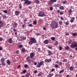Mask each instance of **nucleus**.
Returning a JSON list of instances; mask_svg holds the SVG:
<instances>
[{"label":"nucleus","instance_id":"nucleus-1","mask_svg":"<svg viewBox=\"0 0 77 77\" xmlns=\"http://www.w3.org/2000/svg\"><path fill=\"white\" fill-rule=\"evenodd\" d=\"M51 27H52L53 29H57L59 26L58 23L56 22H54L52 23L51 24H50Z\"/></svg>","mask_w":77,"mask_h":77},{"label":"nucleus","instance_id":"nucleus-2","mask_svg":"<svg viewBox=\"0 0 77 77\" xmlns=\"http://www.w3.org/2000/svg\"><path fill=\"white\" fill-rule=\"evenodd\" d=\"M37 42L36 39L34 38H31L29 42H28V44L29 45H32L33 44H36Z\"/></svg>","mask_w":77,"mask_h":77},{"label":"nucleus","instance_id":"nucleus-3","mask_svg":"<svg viewBox=\"0 0 77 77\" xmlns=\"http://www.w3.org/2000/svg\"><path fill=\"white\" fill-rule=\"evenodd\" d=\"M77 47V42H74V44H72L70 45V47L72 49H74L75 47Z\"/></svg>","mask_w":77,"mask_h":77},{"label":"nucleus","instance_id":"nucleus-4","mask_svg":"<svg viewBox=\"0 0 77 77\" xmlns=\"http://www.w3.org/2000/svg\"><path fill=\"white\" fill-rule=\"evenodd\" d=\"M45 16V15L44 14V12L42 11H40L38 15V16L40 17H43Z\"/></svg>","mask_w":77,"mask_h":77},{"label":"nucleus","instance_id":"nucleus-5","mask_svg":"<svg viewBox=\"0 0 77 77\" xmlns=\"http://www.w3.org/2000/svg\"><path fill=\"white\" fill-rule=\"evenodd\" d=\"M23 0H21V2H23ZM23 1H25L24 2V3L27 4V5H30L31 4V1H28V0H23Z\"/></svg>","mask_w":77,"mask_h":77},{"label":"nucleus","instance_id":"nucleus-6","mask_svg":"<svg viewBox=\"0 0 77 77\" xmlns=\"http://www.w3.org/2000/svg\"><path fill=\"white\" fill-rule=\"evenodd\" d=\"M44 63V62L42 61L40 62V63H38L37 66H36L37 68H40L41 66Z\"/></svg>","mask_w":77,"mask_h":77},{"label":"nucleus","instance_id":"nucleus-7","mask_svg":"<svg viewBox=\"0 0 77 77\" xmlns=\"http://www.w3.org/2000/svg\"><path fill=\"white\" fill-rule=\"evenodd\" d=\"M45 62H48L49 63V62H51V59L50 58V59H46L45 60Z\"/></svg>","mask_w":77,"mask_h":77},{"label":"nucleus","instance_id":"nucleus-8","mask_svg":"<svg viewBox=\"0 0 77 77\" xmlns=\"http://www.w3.org/2000/svg\"><path fill=\"white\" fill-rule=\"evenodd\" d=\"M3 25H4V23L3 21L2 20H0V27L3 26Z\"/></svg>","mask_w":77,"mask_h":77},{"label":"nucleus","instance_id":"nucleus-9","mask_svg":"<svg viewBox=\"0 0 77 77\" xmlns=\"http://www.w3.org/2000/svg\"><path fill=\"white\" fill-rule=\"evenodd\" d=\"M8 42L9 44H12V42H13L12 39L11 38H9L8 41Z\"/></svg>","mask_w":77,"mask_h":77},{"label":"nucleus","instance_id":"nucleus-10","mask_svg":"<svg viewBox=\"0 0 77 77\" xmlns=\"http://www.w3.org/2000/svg\"><path fill=\"white\" fill-rule=\"evenodd\" d=\"M34 57V54L33 52L30 53V58H33Z\"/></svg>","mask_w":77,"mask_h":77},{"label":"nucleus","instance_id":"nucleus-11","mask_svg":"<svg viewBox=\"0 0 77 77\" xmlns=\"http://www.w3.org/2000/svg\"><path fill=\"white\" fill-rule=\"evenodd\" d=\"M15 14L16 15L18 16V15H19L20 14V12L18 11H15Z\"/></svg>","mask_w":77,"mask_h":77},{"label":"nucleus","instance_id":"nucleus-12","mask_svg":"<svg viewBox=\"0 0 77 77\" xmlns=\"http://www.w3.org/2000/svg\"><path fill=\"white\" fill-rule=\"evenodd\" d=\"M44 43L45 44H48L49 42L48 40H46L44 41Z\"/></svg>","mask_w":77,"mask_h":77},{"label":"nucleus","instance_id":"nucleus-13","mask_svg":"<svg viewBox=\"0 0 77 77\" xmlns=\"http://www.w3.org/2000/svg\"><path fill=\"white\" fill-rule=\"evenodd\" d=\"M35 2L36 4L39 5L40 3V2L38 0H35Z\"/></svg>","mask_w":77,"mask_h":77},{"label":"nucleus","instance_id":"nucleus-14","mask_svg":"<svg viewBox=\"0 0 77 77\" xmlns=\"http://www.w3.org/2000/svg\"><path fill=\"white\" fill-rule=\"evenodd\" d=\"M20 38H21L23 41H24L26 39V37L24 36H22L20 37Z\"/></svg>","mask_w":77,"mask_h":77},{"label":"nucleus","instance_id":"nucleus-15","mask_svg":"<svg viewBox=\"0 0 77 77\" xmlns=\"http://www.w3.org/2000/svg\"><path fill=\"white\" fill-rule=\"evenodd\" d=\"M48 54L49 55V56H50L52 54V52H51V51L48 50Z\"/></svg>","mask_w":77,"mask_h":77},{"label":"nucleus","instance_id":"nucleus-16","mask_svg":"<svg viewBox=\"0 0 77 77\" xmlns=\"http://www.w3.org/2000/svg\"><path fill=\"white\" fill-rule=\"evenodd\" d=\"M74 20H75V17H72V19L70 20V22L71 23H73L74 21Z\"/></svg>","mask_w":77,"mask_h":77},{"label":"nucleus","instance_id":"nucleus-17","mask_svg":"<svg viewBox=\"0 0 77 77\" xmlns=\"http://www.w3.org/2000/svg\"><path fill=\"white\" fill-rule=\"evenodd\" d=\"M59 9L60 10H64V8H63V6H61L60 7Z\"/></svg>","mask_w":77,"mask_h":77},{"label":"nucleus","instance_id":"nucleus-18","mask_svg":"<svg viewBox=\"0 0 77 77\" xmlns=\"http://www.w3.org/2000/svg\"><path fill=\"white\" fill-rule=\"evenodd\" d=\"M59 44V42H58L56 41L55 43V44H54V45H55L56 46L58 45Z\"/></svg>","mask_w":77,"mask_h":77},{"label":"nucleus","instance_id":"nucleus-19","mask_svg":"<svg viewBox=\"0 0 77 77\" xmlns=\"http://www.w3.org/2000/svg\"><path fill=\"white\" fill-rule=\"evenodd\" d=\"M72 12V10H71V9H69V11L68 12L69 14H71Z\"/></svg>","mask_w":77,"mask_h":77},{"label":"nucleus","instance_id":"nucleus-20","mask_svg":"<svg viewBox=\"0 0 77 77\" xmlns=\"http://www.w3.org/2000/svg\"><path fill=\"white\" fill-rule=\"evenodd\" d=\"M69 69L70 71H72L74 69V67L72 66H71L70 67Z\"/></svg>","mask_w":77,"mask_h":77},{"label":"nucleus","instance_id":"nucleus-21","mask_svg":"<svg viewBox=\"0 0 77 77\" xmlns=\"http://www.w3.org/2000/svg\"><path fill=\"white\" fill-rule=\"evenodd\" d=\"M1 62H4L5 60L4 58H1Z\"/></svg>","mask_w":77,"mask_h":77},{"label":"nucleus","instance_id":"nucleus-22","mask_svg":"<svg viewBox=\"0 0 77 77\" xmlns=\"http://www.w3.org/2000/svg\"><path fill=\"white\" fill-rule=\"evenodd\" d=\"M54 67H55L56 68H57L59 67V65L57 64H56L54 65Z\"/></svg>","mask_w":77,"mask_h":77},{"label":"nucleus","instance_id":"nucleus-23","mask_svg":"<svg viewBox=\"0 0 77 77\" xmlns=\"http://www.w3.org/2000/svg\"><path fill=\"white\" fill-rule=\"evenodd\" d=\"M64 72V69H63L62 70H60L59 73V74H62V73L63 72Z\"/></svg>","mask_w":77,"mask_h":77},{"label":"nucleus","instance_id":"nucleus-24","mask_svg":"<svg viewBox=\"0 0 77 77\" xmlns=\"http://www.w3.org/2000/svg\"><path fill=\"white\" fill-rule=\"evenodd\" d=\"M51 39L52 40V41H54L55 40V37H51Z\"/></svg>","mask_w":77,"mask_h":77},{"label":"nucleus","instance_id":"nucleus-25","mask_svg":"<svg viewBox=\"0 0 77 77\" xmlns=\"http://www.w3.org/2000/svg\"><path fill=\"white\" fill-rule=\"evenodd\" d=\"M67 61H68V60L66 59H64L63 60V62H66Z\"/></svg>","mask_w":77,"mask_h":77},{"label":"nucleus","instance_id":"nucleus-26","mask_svg":"<svg viewBox=\"0 0 77 77\" xmlns=\"http://www.w3.org/2000/svg\"><path fill=\"white\" fill-rule=\"evenodd\" d=\"M77 35V33H74L72 34V36H75Z\"/></svg>","mask_w":77,"mask_h":77},{"label":"nucleus","instance_id":"nucleus-27","mask_svg":"<svg viewBox=\"0 0 77 77\" xmlns=\"http://www.w3.org/2000/svg\"><path fill=\"white\" fill-rule=\"evenodd\" d=\"M29 75H30V73H28L26 75V77H29Z\"/></svg>","mask_w":77,"mask_h":77},{"label":"nucleus","instance_id":"nucleus-28","mask_svg":"<svg viewBox=\"0 0 77 77\" xmlns=\"http://www.w3.org/2000/svg\"><path fill=\"white\" fill-rule=\"evenodd\" d=\"M49 2L48 3V5H51V4H52V3H53L52 1H50V2Z\"/></svg>","mask_w":77,"mask_h":77},{"label":"nucleus","instance_id":"nucleus-29","mask_svg":"<svg viewBox=\"0 0 77 77\" xmlns=\"http://www.w3.org/2000/svg\"><path fill=\"white\" fill-rule=\"evenodd\" d=\"M37 23V22H36V21L35 20L34 21V22H33V24L34 25H36V24Z\"/></svg>","mask_w":77,"mask_h":77},{"label":"nucleus","instance_id":"nucleus-30","mask_svg":"<svg viewBox=\"0 0 77 77\" xmlns=\"http://www.w3.org/2000/svg\"><path fill=\"white\" fill-rule=\"evenodd\" d=\"M29 66H28V65L27 64H24V68H27Z\"/></svg>","mask_w":77,"mask_h":77},{"label":"nucleus","instance_id":"nucleus-31","mask_svg":"<svg viewBox=\"0 0 77 77\" xmlns=\"http://www.w3.org/2000/svg\"><path fill=\"white\" fill-rule=\"evenodd\" d=\"M7 63L8 64V65H10V64H11V62L9 60H8L7 61Z\"/></svg>","mask_w":77,"mask_h":77},{"label":"nucleus","instance_id":"nucleus-32","mask_svg":"<svg viewBox=\"0 0 77 77\" xmlns=\"http://www.w3.org/2000/svg\"><path fill=\"white\" fill-rule=\"evenodd\" d=\"M21 51L23 52H25V51H26V49H25L24 48H22L21 49Z\"/></svg>","mask_w":77,"mask_h":77},{"label":"nucleus","instance_id":"nucleus-33","mask_svg":"<svg viewBox=\"0 0 77 77\" xmlns=\"http://www.w3.org/2000/svg\"><path fill=\"white\" fill-rule=\"evenodd\" d=\"M66 1L65 0L63 2H62V3H63L64 5H65V4H66Z\"/></svg>","mask_w":77,"mask_h":77},{"label":"nucleus","instance_id":"nucleus-34","mask_svg":"<svg viewBox=\"0 0 77 77\" xmlns=\"http://www.w3.org/2000/svg\"><path fill=\"white\" fill-rule=\"evenodd\" d=\"M50 1H52V3H54V2H57V0H50Z\"/></svg>","mask_w":77,"mask_h":77},{"label":"nucleus","instance_id":"nucleus-35","mask_svg":"<svg viewBox=\"0 0 77 77\" xmlns=\"http://www.w3.org/2000/svg\"><path fill=\"white\" fill-rule=\"evenodd\" d=\"M48 48H49V49H51L52 48V46L49 45L48 47Z\"/></svg>","mask_w":77,"mask_h":77},{"label":"nucleus","instance_id":"nucleus-36","mask_svg":"<svg viewBox=\"0 0 77 77\" xmlns=\"http://www.w3.org/2000/svg\"><path fill=\"white\" fill-rule=\"evenodd\" d=\"M26 71H27L26 70H24L21 72L22 73H26Z\"/></svg>","mask_w":77,"mask_h":77},{"label":"nucleus","instance_id":"nucleus-37","mask_svg":"<svg viewBox=\"0 0 77 77\" xmlns=\"http://www.w3.org/2000/svg\"><path fill=\"white\" fill-rule=\"evenodd\" d=\"M62 23H63V22L62 21H60L59 22V24L60 25H62Z\"/></svg>","mask_w":77,"mask_h":77},{"label":"nucleus","instance_id":"nucleus-38","mask_svg":"<svg viewBox=\"0 0 77 77\" xmlns=\"http://www.w3.org/2000/svg\"><path fill=\"white\" fill-rule=\"evenodd\" d=\"M58 65H62V62H59L58 63Z\"/></svg>","mask_w":77,"mask_h":77},{"label":"nucleus","instance_id":"nucleus-39","mask_svg":"<svg viewBox=\"0 0 77 77\" xmlns=\"http://www.w3.org/2000/svg\"><path fill=\"white\" fill-rule=\"evenodd\" d=\"M18 48H21L23 47V45H20L19 46H18Z\"/></svg>","mask_w":77,"mask_h":77},{"label":"nucleus","instance_id":"nucleus-40","mask_svg":"<svg viewBox=\"0 0 77 77\" xmlns=\"http://www.w3.org/2000/svg\"><path fill=\"white\" fill-rule=\"evenodd\" d=\"M60 6V4H57L56 5V7H59Z\"/></svg>","mask_w":77,"mask_h":77},{"label":"nucleus","instance_id":"nucleus-41","mask_svg":"<svg viewBox=\"0 0 77 77\" xmlns=\"http://www.w3.org/2000/svg\"><path fill=\"white\" fill-rule=\"evenodd\" d=\"M49 75L50 77H52V76H53V74H50L49 73Z\"/></svg>","mask_w":77,"mask_h":77},{"label":"nucleus","instance_id":"nucleus-42","mask_svg":"<svg viewBox=\"0 0 77 77\" xmlns=\"http://www.w3.org/2000/svg\"><path fill=\"white\" fill-rule=\"evenodd\" d=\"M68 43L69 44H71V43H72V40H69V41L68 42Z\"/></svg>","mask_w":77,"mask_h":77},{"label":"nucleus","instance_id":"nucleus-43","mask_svg":"<svg viewBox=\"0 0 77 77\" xmlns=\"http://www.w3.org/2000/svg\"><path fill=\"white\" fill-rule=\"evenodd\" d=\"M49 9H50V11H52L53 9V7H51L49 8Z\"/></svg>","mask_w":77,"mask_h":77},{"label":"nucleus","instance_id":"nucleus-44","mask_svg":"<svg viewBox=\"0 0 77 77\" xmlns=\"http://www.w3.org/2000/svg\"><path fill=\"white\" fill-rule=\"evenodd\" d=\"M2 65H4V66H5V62H2Z\"/></svg>","mask_w":77,"mask_h":77},{"label":"nucleus","instance_id":"nucleus-45","mask_svg":"<svg viewBox=\"0 0 77 77\" xmlns=\"http://www.w3.org/2000/svg\"><path fill=\"white\" fill-rule=\"evenodd\" d=\"M42 75H41V73H39L38 74V77H41Z\"/></svg>","mask_w":77,"mask_h":77},{"label":"nucleus","instance_id":"nucleus-46","mask_svg":"<svg viewBox=\"0 0 77 77\" xmlns=\"http://www.w3.org/2000/svg\"><path fill=\"white\" fill-rule=\"evenodd\" d=\"M14 24L15 27H17V26H18V24H17V23H14Z\"/></svg>","mask_w":77,"mask_h":77},{"label":"nucleus","instance_id":"nucleus-47","mask_svg":"<svg viewBox=\"0 0 77 77\" xmlns=\"http://www.w3.org/2000/svg\"><path fill=\"white\" fill-rule=\"evenodd\" d=\"M13 31L14 32H17V30H16V29H13Z\"/></svg>","mask_w":77,"mask_h":77},{"label":"nucleus","instance_id":"nucleus-48","mask_svg":"<svg viewBox=\"0 0 77 77\" xmlns=\"http://www.w3.org/2000/svg\"><path fill=\"white\" fill-rule=\"evenodd\" d=\"M69 47L68 46H67L65 48V49H66L67 50L69 49Z\"/></svg>","mask_w":77,"mask_h":77},{"label":"nucleus","instance_id":"nucleus-49","mask_svg":"<svg viewBox=\"0 0 77 77\" xmlns=\"http://www.w3.org/2000/svg\"><path fill=\"white\" fill-rule=\"evenodd\" d=\"M3 12L4 13H5V14H7V13H8V11H3Z\"/></svg>","mask_w":77,"mask_h":77},{"label":"nucleus","instance_id":"nucleus-50","mask_svg":"<svg viewBox=\"0 0 77 77\" xmlns=\"http://www.w3.org/2000/svg\"><path fill=\"white\" fill-rule=\"evenodd\" d=\"M19 9H21L22 8V5H21V4H19Z\"/></svg>","mask_w":77,"mask_h":77},{"label":"nucleus","instance_id":"nucleus-51","mask_svg":"<svg viewBox=\"0 0 77 77\" xmlns=\"http://www.w3.org/2000/svg\"><path fill=\"white\" fill-rule=\"evenodd\" d=\"M29 27H32V24H30L28 25Z\"/></svg>","mask_w":77,"mask_h":77},{"label":"nucleus","instance_id":"nucleus-52","mask_svg":"<svg viewBox=\"0 0 77 77\" xmlns=\"http://www.w3.org/2000/svg\"><path fill=\"white\" fill-rule=\"evenodd\" d=\"M69 24V23L67 22L66 23V25H67V26H68Z\"/></svg>","mask_w":77,"mask_h":77},{"label":"nucleus","instance_id":"nucleus-53","mask_svg":"<svg viewBox=\"0 0 77 77\" xmlns=\"http://www.w3.org/2000/svg\"><path fill=\"white\" fill-rule=\"evenodd\" d=\"M54 70H55V69H52L51 70V72H53V71H54Z\"/></svg>","mask_w":77,"mask_h":77},{"label":"nucleus","instance_id":"nucleus-54","mask_svg":"<svg viewBox=\"0 0 77 77\" xmlns=\"http://www.w3.org/2000/svg\"><path fill=\"white\" fill-rule=\"evenodd\" d=\"M41 35V34L40 33H36V35H37V36H39V35Z\"/></svg>","mask_w":77,"mask_h":77},{"label":"nucleus","instance_id":"nucleus-55","mask_svg":"<svg viewBox=\"0 0 77 77\" xmlns=\"http://www.w3.org/2000/svg\"><path fill=\"white\" fill-rule=\"evenodd\" d=\"M28 63L30 64V63H31V61H30V60H29L28 61Z\"/></svg>","mask_w":77,"mask_h":77},{"label":"nucleus","instance_id":"nucleus-56","mask_svg":"<svg viewBox=\"0 0 77 77\" xmlns=\"http://www.w3.org/2000/svg\"><path fill=\"white\" fill-rule=\"evenodd\" d=\"M59 49L60 50H62V47H60L59 48Z\"/></svg>","mask_w":77,"mask_h":77},{"label":"nucleus","instance_id":"nucleus-57","mask_svg":"<svg viewBox=\"0 0 77 77\" xmlns=\"http://www.w3.org/2000/svg\"><path fill=\"white\" fill-rule=\"evenodd\" d=\"M34 65H37V63L36 62H35L34 63Z\"/></svg>","mask_w":77,"mask_h":77},{"label":"nucleus","instance_id":"nucleus-58","mask_svg":"<svg viewBox=\"0 0 77 77\" xmlns=\"http://www.w3.org/2000/svg\"><path fill=\"white\" fill-rule=\"evenodd\" d=\"M28 8H29V9H32V7H29Z\"/></svg>","mask_w":77,"mask_h":77},{"label":"nucleus","instance_id":"nucleus-59","mask_svg":"<svg viewBox=\"0 0 77 77\" xmlns=\"http://www.w3.org/2000/svg\"><path fill=\"white\" fill-rule=\"evenodd\" d=\"M16 53L17 54H18L19 53V50H17L16 51Z\"/></svg>","mask_w":77,"mask_h":77},{"label":"nucleus","instance_id":"nucleus-60","mask_svg":"<svg viewBox=\"0 0 77 77\" xmlns=\"http://www.w3.org/2000/svg\"><path fill=\"white\" fill-rule=\"evenodd\" d=\"M3 18H6V16L5 15H3Z\"/></svg>","mask_w":77,"mask_h":77},{"label":"nucleus","instance_id":"nucleus-61","mask_svg":"<svg viewBox=\"0 0 77 77\" xmlns=\"http://www.w3.org/2000/svg\"><path fill=\"white\" fill-rule=\"evenodd\" d=\"M2 40H3V38H0V41H2Z\"/></svg>","mask_w":77,"mask_h":77},{"label":"nucleus","instance_id":"nucleus-62","mask_svg":"<svg viewBox=\"0 0 77 77\" xmlns=\"http://www.w3.org/2000/svg\"><path fill=\"white\" fill-rule=\"evenodd\" d=\"M60 15H63V14L62 12H60Z\"/></svg>","mask_w":77,"mask_h":77},{"label":"nucleus","instance_id":"nucleus-63","mask_svg":"<svg viewBox=\"0 0 77 77\" xmlns=\"http://www.w3.org/2000/svg\"><path fill=\"white\" fill-rule=\"evenodd\" d=\"M43 29L44 30H46V28L45 27H44Z\"/></svg>","mask_w":77,"mask_h":77},{"label":"nucleus","instance_id":"nucleus-64","mask_svg":"<svg viewBox=\"0 0 77 77\" xmlns=\"http://www.w3.org/2000/svg\"><path fill=\"white\" fill-rule=\"evenodd\" d=\"M66 36H69V34L68 33H66Z\"/></svg>","mask_w":77,"mask_h":77}]
</instances>
